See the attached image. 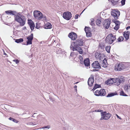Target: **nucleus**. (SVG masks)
Returning <instances> with one entry per match:
<instances>
[{
    "mask_svg": "<svg viewBox=\"0 0 130 130\" xmlns=\"http://www.w3.org/2000/svg\"><path fill=\"white\" fill-rule=\"evenodd\" d=\"M83 40L82 39H77L75 42H72L70 46L71 50L73 51H77L80 54H82L83 53L82 48L79 46H82L84 45Z\"/></svg>",
    "mask_w": 130,
    "mask_h": 130,
    "instance_id": "f257e3e1",
    "label": "nucleus"
},
{
    "mask_svg": "<svg viewBox=\"0 0 130 130\" xmlns=\"http://www.w3.org/2000/svg\"><path fill=\"white\" fill-rule=\"evenodd\" d=\"M116 35H113L112 34H109L106 37L105 41L109 44H111L116 39Z\"/></svg>",
    "mask_w": 130,
    "mask_h": 130,
    "instance_id": "f03ea898",
    "label": "nucleus"
},
{
    "mask_svg": "<svg viewBox=\"0 0 130 130\" xmlns=\"http://www.w3.org/2000/svg\"><path fill=\"white\" fill-rule=\"evenodd\" d=\"M101 116L100 119L101 120H108L111 117V115L109 113H107V112L106 111L101 112Z\"/></svg>",
    "mask_w": 130,
    "mask_h": 130,
    "instance_id": "7ed1b4c3",
    "label": "nucleus"
},
{
    "mask_svg": "<svg viewBox=\"0 0 130 130\" xmlns=\"http://www.w3.org/2000/svg\"><path fill=\"white\" fill-rule=\"evenodd\" d=\"M19 17L18 19H14V20L20 23V25L21 26H22L24 25L26 20L25 17Z\"/></svg>",
    "mask_w": 130,
    "mask_h": 130,
    "instance_id": "20e7f679",
    "label": "nucleus"
},
{
    "mask_svg": "<svg viewBox=\"0 0 130 130\" xmlns=\"http://www.w3.org/2000/svg\"><path fill=\"white\" fill-rule=\"evenodd\" d=\"M111 14L115 20H117L118 19V17L120 15V12L118 9H115L113 10V11L111 12Z\"/></svg>",
    "mask_w": 130,
    "mask_h": 130,
    "instance_id": "39448f33",
    "label": "nucleus"
},
{
    "mask_svg": "<svg viewBox=\"0 0 130 130\" xmlns=\"http://www.w3.org/2000/svg\"><path fill=\"white\" fill-rule=\"evenodd\" d=\"M72 17L71 13L69 11L64 12L63 14V17L64 19L67 20H69Z\"/></svg>",
    "mask_w": 130,
    "mask_h": 130,
    "instance_id": "423d86ee",
    "label": "nucleus"
},
{
    "mask_svg": "<svg viewBox=\"0 0 130 130\" xmlns=\"http://www.w3.org/2000/svg\"><path fill=\"white\" fill-rule=\"evenodd\" d=\"M34 16L36 18H38L39 20L43 18V15L39 11L36 10L34 12Z\"/></svg>",
    "mask_w": 130,
    "mask_h": 130,
    "instance_id": "0eeeda50",
    "label": "nucleus"
},
{
    "mask_svg": "<svg viewBox=\"0 0 130 130\" xmlns=\"http://www.w3.org/2000/svg\"><path fill=\"white\" fill-rule=\"evenodd\" d=\"M111 19H105L103 23V26L105 28L108 29L110 26Z\"/></svg>",
    "mask_w": 130,
    "mask_h": 130,
    "instance_id": "6e6552de",
    "label": "nucleus"
},
{
    "mask_svg": "<svg viewBox=\"0 0 130 130\" xmlns=\"http://www.w3.org/2000/svg\"><path fill=\"white\" fill-rule=\"evenodd\" d=\"M125 66L122 63L119 64H116L115 65V70L116 71H120L125 69Z\"/></svg>",
    "mask_w": 130,
    "mask_h": 130,
    "instance_id": "1a4fd4ad",
    "label": "nucleus"
},
{
    "mask_svg": "<svg viewBox=\"0 0 130 130\" xmlns=\"http://www.w3.org/2000/svg\"><path fill=\"white\" fill-rule=\"evenodd\" d=\"M68 37L71 40H74L77 38V35L75 32H71L69 34Z\"/></svg>",
    "mask_w": 130,
    "mask_h": 130,
    "instance_id": "9d476101",
    "label": "nucleus"
},
{
    "mask_svg": "<svg viewBox=\"0 0 130 130\" xmlns=\"http://www.w3.org/2000/svg\"><path fill=\"white\" fill-rule=\"evenodd\" d=\"M94 81V76L93 75H91V77L89 78L88 81V84L89 86L90 87L92 86Z\"/></svg>",
    "mask_w": 130,
    "mask_h": 130,
    "instance_id": "9b49d317",
    "label": "nucleus"
},
{
    "mask_svg": "<svg viewBox=\"0 0 130 130\" xmlns=\"http://www.w3.org/2000/svg\"><path fill=\"white\" fill-rule=\"evenodd\" d=\"M90 28L89 27L85 26V30L86 34V35L87 37H90L92 36L91 31H90Z\"/></svg>",
    "mask_w": 130,
    "mask_h": 130,
    "instance_id": "f8f14e48",
    "label": "nucleus"
},
{
    "mask_svg": "<svg viewBox=\"0 0 130 130\" xmlns=\"http://www.w3.org/2000/svg\"><path fill=\"white\" fill-rule=\"evenodd\" d=\"M92 65V67L95 69H100L101 68L99 62L97 61H95L93 62Z\"/></svg>",
    "mask_w": 130,
    "mask_h": 130,
    "instance_id": "ddd939ff",
    "label": "nucleus"
},
{
    "mask_svg": "<svg viewBox=\"0 0 130 130\" xmlns=\"http://www.w3.org/2000/svg\"><path fill=\"white\" fill-rule=\"evenodd\" d=\"M83 62L86 67H88L90 66V60L89 58H86L85 59Z\"/></svg>",
    "mask_w": 130,
    "mask_h": 130,
    "instance_id": "4468645a",
    "label": "nucleus"
},
{
    "mask_svg": "<svg viewBox=\"0 0 130 130\" xmlns=\"http://www.w3.org/2000/svg\"><path fill=\"white\" fill-rule=\"evenodd\" d=\"M130 32L128 31H125L123 32V35L125 39V41L127 40L129 37Z\"/></svg>",
    "mask_w": 130,
    "mask_h": 130,
    "instance_id": "2eb2a0df",
    "label": "nucleus"
},
{
    "mask_svg": "<svg viewBox=\"0 0 130 130\" xmlns=\"http://www.w3.org/2000/svg\"><path fill=\"white\" fill-rule=\"evenodd\" d=\"M5 13L7 14L12 15H14L15 13H16V11L11 10L6 11H5Z\"/></svg>",
    "mask_w": 130,
    "mask_h": 130,
    "instance_id": "dca6fc26",
    "label": "nucleus"
},
{
    "mask_svg": "<svg viewBox=\"0 0 130 130\" xmlns=\"http://www.w3.org/2000/svg\"><path fill=\"white\" fill-rule=\"evenodd\" d=\"M45 100L49 101L50 100L51 101L53 102L55 101L54 99L50 95H48V94H46L45 95Z\"/></svg>",
    "mask_w": 130,
    "mask_h": 130,
    "instance_id": "f3484780",
    "label": "nucleus"
},
{
    "mask_svg": "<svg viewBox=\"0 0 130 130\" xmlns=\"http://www.w3.org/2000/svg\"><path fill=\"white\" fill-rule=\"evenodd\" d=\"M27 23L29 25L30 27H35V24L31 20L28 19Z\"/></svg>",
    "mask_w": 130,
    "mask_h": 130,
    "instance_id": "a211bd4d",
    "label": "nucleus"
},
{
    "mask_svg": "<svg viewBox=\"0 0 130 130\" xmlns=\"http://www.w3.org/2000/svg\"><path fill=\"white\" fill-rule=\"evenodd\" d=\"M16 13L14 15V19H18L19 18V17H24V16L23 15H21V12H19L18 13L16 11Z\"/></svg>",
    "mask_w": 130,
    "mask_h": 130,
    "instance_id": "6ab92c4d",
    "label": "nucleus"
},
{
    "mask_svg": "<svg viewBox=\"0 0 130 130\" xmlns=\"http://www.w3.org/2000/svg\"><path fill=\"white\" fill-rule=\"evenodd\" d=\"M110 1L112 4L114 6L119 5L120 3L119 2V0H110Z\"/></svg>",
    "mask_w": 130,
    "mask_h": 130,
    "instance_id": "aec40b11",
    "label": "nucleus"
},
{
    "mask_svg": "<svg viewBox=\"0 0 130 130\" xmlns=\"http://www.w3.org/2000/svg\"><path fill=\"white\" fill-rule=\"evenodd\" d=\"M118 94L116 92H114L109 93L106 96L107 97H110L115 95H118Z\"/></svg>",
    "mask_w": 130,
    "mask_h": 130,
    "instance_id": "412c9836",
    "label": "nucleus"
},
{
    "mask_svg": "<svg viewBox=\"0 0 130 130\" xmlns=\"http://www.w3.org/2000/svg\"><path fill=\"white\" fill-rule=\"evenodd\" d=\"M100 94L99 95L100 96H104L106 94V93L105 89H101L100 90Z\"/></svg>",
    "mask_w": 130,
    "mask_h": 130,
    "instance_id": "4be33fe9",
    "label": "nucleus"
},
{
    "mask_svg": "<svg viewBox=\"0 0 130 130\" xmlns=\"http://www.w3.org/2000/svg\"><path fill=\"white\" fill-rule=\"evenodd\" d=\"M52 27V25L49 23L45 24L44 26V28L45 29H51Z\"/></svg>",
    "mask_w": 130,
    "mask_h": 130,
    "instance_id": "5701e85b",
    "label": "nucleus"
},
{
    "mask_svg": "<svg viewBox=\"0 0 130 130\" xmlns=\"http://www.w3.org/2000/svg\"><path fill=\"white\" fill-rule=\"evenodd\" d=\"M101 87L100 85H99L96 83L95 84L93 88L91 90L94 92V91L96 89Z\"/></svg>",
    "mask_w": 130,
    "mask_h": 130,
    "instance_id": "b1692460",
    "label": "nucleus"
},
{
    "mask_svg": "<svg viewBox=\"0 0 130 130\" xmlns=\"http://www.w3.org/2000/svg\"><path fill=\"white\" fill-rule=\"evenodd\" d=\"M15 41L17 43H21L23 41V38H20L19 39H14Z\"/></svg>",
    "mask_w": 130,
    "mask_h": 130,
    "instance_id": "393cba45",
    "label": "nucleus"
},
{
    "mask_svg": "<svg viewBox=\"0 0 130 130\" xmlns=\"http://www.w3.org/2000/svg\"><path fill=\"white\" fill-rule=\"evenodd\" d=\"M113 80L114 81V83H119V84H120L122 80L118 78H113Z\"/></svg>",
    "mask_w": 130,
    "mask_h": 130,
    "instance_id": "a878e982",
    "label": "nucleus"
},
{
    "mask_svg": "<svg viewBox=\"0 0 130 130\" xmlns=\"http://www.w3.org/2000/svg\"><path fill=\"white\" fill-rule=\"evenodd\" d=\"M96 23L97 25L100 26H101V21L100 19H98L96 21Z\"/></svg>",
    "mask_w": 130,
    "mask_h": 130,
    "instance_id": "bb28decb",
    "label": "nucleus"
},
{
    "mask_svg": "<svg viewBox=\"0 0 130 130\" xmlns=\"http://www.w3.org/2000/svg\"><path fill=\"white\" fill-rule=\"evenodd\" d=\"M26 39H27L32 40L33 39V34H31L30 35L26 37Z\"/></svg>",
    "mask_w": 130,
    "mask_h": 130,
    "instance_id": "cd10ccee",
    "label": "nucleus"
},
{
    "mask_svg": "<svg viewBox=\"0 0 130 130\" xmlns=\"http://www.w3.org/2000/svg\"><path fill=\"white\" fill-rule=\"evenodd\" d=\"M120 95L123 96H127L128 95L126 94L123 90L121 91L120 92Z\"/></svg>",
    "mask_w": 130,
    "mask_h": 130,
    "instance_id": "c85d7f7f",
    "label": "nucleus"
},
{
    "mask_svg": "<svg viewBox=\"0 0 130 130\" xmlns=\"http://www.w3.org/2000/svg\"><path fill=\"white\" fill-rule=\"evenodd\" d=\"M9 120H10L12 121L13 122L15 123H17L19 122V121L15 119H14L11 117H10L9 118Z\"/></svg>",
    "mask_w": 130,
    "mask_h": 130,
    "instance_id": "c756f323",
    "label": "nucleus"
},
{
    "mask_svg": "<svg viewBox=\"0 0 130 130\" xmlns=\"http://www.w3.org/2000/svg\"><path fill=\"white\" fill-rule=\"evenodd\" d=\"M124 88L125 90L127 91L129 88H130V86L128 85V84H126L124 85Z\"/></svg>",
    "mask_w": 130,
    "mask_h": 130,
    "instance_id": "7c9ffc66",
    "label": "nucleus"
},
{
    "mask_svg": "<svg viewBox=\"0 0 130 130\" xmlns=\"http://www.w3.org/2000/svg\"><path fill=\"white\" fill-rule=\"evenodd\" d=\"M111 46H107L105 47L106 51L108 53H109L110 51Z\"/></svg>",
    "mask_w": 130,
    "mask_h": 130,
    "instance_id": "2f4dec72",
    "label": "nucleus"
},
{
    "mask_svg": "<svg viewBox=\"0 0 130 130\" xmlns=\"http://www.w3.org/2000/svg\"><path fill=\"white\" fill-rule=\"evenodd\" d=\"M100 91L98 90H97L95 91L93 93H94V95L96 96H100V95H98L100 94Z\"/></svg>",
    "mask_w": 130,
    "mask_h": 130,
    "instance_id": "473e14b6",
    "label": "nucleus"
},
{
    "mask_svg": "<svg viewBox=\"0 0 130 130\" xmlns=\"http://www.w3.org/2000/svg\"><path fill=\"white\" fill-rule=\"evenodd\" d=\"M32 40L27 39V41H26V44H23L26 45H28L30 44H32Z\"/></svg>",
    "mask_w": 130,
    "mask_h": 130,
    "instance_id": "72a5a7b5",
    "label": "nucleus"
},
{
    "mask_svg": "<svg viewBox=\"0 0 130 130\" xmlns=\"http://www.w3.org/2000/svg\"><path fill=\"white\" fill-rule=\"evenodd\" d=\"M124 39L122 36H120L118 39V42H119L123 41Z\"/></svg>",
    "mask_w": 130,
    "mask_h": 130,
    "instance_id": "f704fd0d",
    "label": "nucleus"
},
{
    "mask_svg": "<svg viewBox=\"0 0 130 130\" xmlns=\"http://www.w3.org/2000/svg\"><path fill=\"white\" fill-rule=\"evenodd\" d=\"M109 84H112L113 83H114L113 78H111L109 79Z\"/></svg>",
    "mask_w": 130,
    "mask_h": 130,
    "instance_id": "c9c22d12",
    "label": "nucleus"
},
{
    "mask_svg": "<svg viewBox=\"0 0 130 130\" xmlns=\"http://www.w3.org/2000/svg\"><path fill=\"white\" fill-rule=\"evenodd\" d=\"M115 23L116 24V26H119L120 23L119 21L117 20V22Z\"/></svg>",
    "mask_w": 130,
    "mask_h": 130,
    "instance_id": "e433bc0d",
    "label": "nucleus"
},
{
    "mask_svg": "<svg viewBox=\"0 0 130 130\" xmlns=\"http://www.w3.org/2000/svg\"><path fill=\"white\" fill-rule=\"evenodd\" d=\"M126 0H122L120 2L121 3L122 6H123L125 4V2Z\"/></svg>",
    "mask_w": 130,
    "mask_h": 130,
    "instance_id": "4c0bfd02",
    "label": "nucleus"
},
{
    "mask_svg": "<svg viewBox=\"0 0 130 130\" xmlns=\"http://www.w3.org/2000/svg\"><path fill=\"white\" fill-rule=\"evenodd\" d=\"M100 53H98V52H96L95 53V56L96 57H99L100 55Z\"/></svg>",
    "mask_w": 130,
    "mask_h": 130,
    "instance_id": "58836bf2",
    "label": "nucleus"
},
{
    "mask_svg": "<svg viewBox=\"0 0 130 130\" xmlns=\"http://www.w3.org/2000/svg\"><path fill=\"white\" fill-rule=\"evenodd\" d=\"M50 127V126L49 125L45 126L42 127V128H48L49 129Z\"/></svg>",
    "mask_w": 130,
    "mask_h": 130,
    "instance_id": "ea45409f",
    "label": "nucleus"
},
{
    "mask_svg": "<svg viewBox=\"0 0 130 130\" xmlns=\"http://www.w3.org/2000/svg\"><path fill=\"white\" fill-rule=\"evenodd\" d=\"M99 46H100L101 49H103L105 48V45L104 44H99Z\"/></svg>",
    "mask_w": 130,
    "mask_h": 130,
    "instance_id": "a19ab883",
    "label": "nucleus"
},
{
    "mask_svg": "<svg viewBox=\"0 0 130 130\" xmlns=\"http://www.w3.org/2000/svg\"><path fill=\"white\" fill-rule=\"evenodd\" d=\"M40 26H38V22H37L36 23V27L35 28L37 29H39L40 28Z\"/></svg>",
    "mask_w": 130,
    "mask_h": 130,
    "instance_id": "79ce46f5",
    "label": "nucleus"
},
{
    "mask_svg": "<svg viewBox=\"0 0 130 130\" xmlns=\"http://www.w3.org/2000/svg\"><path fill=\"white\" fill-rule=\"evenodd\" d=\"M13 61L14 62H15L16 64H18L19 62V61L18 59H15L13 60Z\"/></svg>",
    "mask_w": 130,
    "mask_h": 130,
    "instance_id": "37998d69",
    "label": "nucleus"
},
{
    "mask_svg": "<svg viewBox=\"0 0 130 130\" xmlns=\"http://www.w3.org/2000/svg\"><path fill=\"white\" fill-rule=\"evenodd\" d=\"M62 52V51H61V49L60 48H59V49L58 50V52L57 51V53L58 54H59V53H61Z\"/></svg>",
    "mask_w": 130,
    "mask_h": 130,
    "instance_id": "c03bdc74",
    "label": "nucleus"
},
{
    "mask_svg": "<svg viewBox=\"0 0 130 130\" xmlns=\"http://www.w3.org/2000/svg\"><path fill=\"white\" fill-rule=\"evenodd\" d=\"M119 26H115L114 28V29L116 30H118L119 28Z\"/></svg>",
    "mask_w": 130,
    "mask_h": 130,
    "instance_id": "a18cd8bd",
    "label": "nucleus"
},
{
    "mask_svg": "<svg viewBox=\"0 0 130 130\" xmlns=\"http://www.w3.org/2000/svg\"><path fill=\"white\" fill-rule=\"evenodd\" d=\"M95 112H103V110L100 109H98V110H95L94 111Z\"/></svg>",
    "mask_w": 130,
    "mask_h": 130,
    "instance_id": "49530a36",
    "label": "nucleus"
},
{
    "mask_svg": "<svg viewBox=\"0 0 130 130\" xmlns=\"http://www.w3.org/2000/svg\"><path fill=\"white\" fill-rule=\"evenodd\" d=\"M94 20L93 19H92L91 21V25L92 26H93L94 25H95L94 23Z\"/></svg>",
    "mask_w": 130,
    "mask_h": 130,
    "instance_id": "de8ad7c7",
    "label": "nucleus"
},
{
    "mask_svg": "<svg viewBox=\"0 0 130 130\" xmlns=\"http://www.w3.org/2000/svg\"><path fill=\"white\" fill-rule=\"evenodd\" d=\"M103 66H102L104 68H105L107 67L105 63H103Z\"/></svg>",
    "mask_w": 130,
    "mask_h": 130,
    "instance_id": "09e8293b",
    "label": "nucleus"
},
{
    "mask_svg": "<svg viewBox=\"0 0 130 130\" xmlns=\"http://www.w3.org/2000/svg\"><path fill=\"white\" fill-rule=\"evenodd\" d=\"M109 80L108 79L105 82V83L106 84L108 85L109 84Z\"/></svg>",
    "mask_w": 130,
    "mask_h": 130,
    "instance_id": "8fccbe9b",
    "label": "nucleus"
},
{
    "mask_svg": "<svg viewBox=\"0 0 130 130\" xmlns=\"http://www.w3.org/2000/svg\"><path fill=\"white\" fill-rule=\"evenodd\" d=\"M78 16L79 15L78 14H76L75 17V19H77L78 18Z\"/></svg>",
    "mask_w": 130,
    "mask_h": 130,
    "instance_id": "3c124183",
    "label": "nucleus"
},
{
    "mask_svg": "<svg viewBox=\"0 0 130 130\" xmlns=\"http://www.w3.org/2000/svg\"><path fill=\"white\" fill-rule=\"evenodd\" d=\"M79 58L80 59V60H83V57L81 55H79Z\"/></svg>",
    "mask_w": 130,
    "mask_h": 130,
    "instance_id": "603ef678",
    "label": "nucleus"
},
{
    "mask_svg": "<svg viewBox=\"0 0 130 130\" xmlns=\"http://www.w3.org/2000/svg\"><path fill=\"white\" fill-rule=\"evenodd\" d=\"M105 62H107V60L106 58H104L103 61V63H105Z\"/></svg>",
    "mask_w": 130,
    "mask_h": 130,
    "instance_id": "864d4df0",
    "label": "nucleus"
},
{
    "mask_svg": "<svg viewBox=\"0 0 130 130\" xmlns=\"http://www.w3.org/2000/svg\"><path fill=\"white\" fill-rule=\"evenodd\" d=\"M56 43V42H55V40H54L52 41L51 45H52V44H54V43Z\"/></svg>",
    "mask_w": 130,
    "mask_h": 130,
    "instance_id": "5fc2aeb1",
    "label": "nucleus"
},
{
    "mask_svg": "<svg viewBox=\"0 0 130 130\" xmlns=\"http://www.w3.org/2000/svg\"><path fill=\"white\" fill-rule=\"evenodd\" d=\"M29 124L30 125H35L36 124H34V123L32 122H30L29 123Z\"/></svg>",
    "mask_w": 130,
    "mask_h": 130,
    "instance_id": "6e6d98bb",
    "label": "nucleus"
},
{
    "mask_svg": "<svg viewBox=\"0 0 130 130\" xmlns=\"http://www.w3.org/2000/svg\"><path fill=\"white\" fill-rule=\"evenodd\" d=\"M74 52H73L71 53L70 54V56L71 57H73V56L74 54Z\"/></svg>",
    "mask_w": 130,
    "mask_h": 130,
    "instance_id": "4d7b16f0",
    "label": "nucleus"
},
{
    "mask_svg": "<svg viewBox=\"0 0 130 130\" xmlns=\"http://www.w3.org/2000/svg\"><path fill=\"white\" fill-rule=\"evenodd\" d=\"M80 63L81 64H84V61H83V60H80Z\"/></svg>",
    "mask_w": 130,
    "mask_h": 130,
    "instance_id": "13d9d810",
    "label": "nucleus"
},
{
    "mask_svg": "<svg viewBox=\"0 0 130 130\" xmlns=\"http://www.w3.org/2000/svg\"><path fill=\"white\" fill-rule=\"evenodd\" d=\"M115 20H116L115 19H113L112 20V22H113L115 23L116 22H117V21H116Z\"/></svg>",
    "mask_w": 130,
    "mask_h": 130,
    "instance_id": "bf43d9fd",
    "label": "nucleus"
},
{
    "mask_svg": "<svg viewBox=\"0 0 130 130\" xmlns=\"http://www.w3.org/2000/svg\"><path fill=\"white\" fill-rule=\"evenodd\" d=\"M77 87V86L76 85L74 86V89H75V90H76V91H77V89H76Z\"/></svg>",
    "mask_w": 130,
    "mask_h": 130,
    "instance_id": "052dcab7",
    "label": "nucleus"
},
{
    "mask_svg": "<svg viewBox=\"0 0 130 130\" xmlns=\"http://www.w3.org/2000/svg\"><path fill=\"white\" fill-rule=\"evenodd\" d=\"M99 70H97V69H93L92 70V71H94V72H95V71H99Z\"/></svg>",
    "mask_w": 130,
    "mask_h": 130,
    "instance_id": "680f3d73",
    "label": "nucleus"
},
{
    "mask_svg": "<svg viewBox=\"0 0 130 130\" xmlns=\"http://www.w3.org/2000/svg\"><path fill=\"white\" fill-rule=\"evenodd\" d=\"M43 18L44 20H45L46 19V17L45 15H44L43 16Z\"/></svg>",
    "mask_w": 130,
    "mask_h": 130,
    "instance_id": "e2e57ef3",
    "label": "nucleus"
},
{
    "mask_svg": "<svg viewBox=\"0 0 130 130\" xmlns=\"http://www.w3.org/2000/svg\"><path fill=\"white\" fill-rule=\"evenodd\" d=\"M116 115L118 118H119V119H121V118L119 116H118L116 114Z\"/></svg>",
    "mask_w": 130,
    "mask_h": 130,
    "instance_id": "0e129e2a",
    "label": "nucleus"
},
{
    "mask_svg": "<svg viewBox=\"0 0 130 130\" xmlns=\"http://www.w3.org/2000/svg\"><path fill=\"white\" fill-rule=\"evenodd\" d=\"M129 28H130V26H128L126 28V29L127 30H128Z\"/></svg>",
    "mask_w": 130,
    "mask_h": 130,
    "instance_id": "69168bd1",
    "label": "nucleus"
},
{
    "mask_svg": "<svg viewBox=\"0 0 130 130\" xmlns=\"http://www.w3.org/2000/svg\"><path fill=\"white\" fill-rule=\"evenodd\" d=\"M34 27H30V28L31 30V31H32L33 30H34Z\"/></svg>",
    "mask_w": 130,
    "mask_h": 130,
    "instance_id": "338daca9",
    "label": "nucleus"
},
{
    "mask_svg": "<svg viewBox=\"0 0 130 130\" xmlns=\"http://www.w3.org/2000/svg\"><path fill=\"white\" fill-rule=\"evenodd\" d=\"M3 51L4 52V54L6 55H7L6 54L5 52V51L3 50Z\"/></svg>",
    "mask_w": 130,
    "mask_h": 130,
    "instance_id": "774afa93",
    "label": "nucleus"
}]
</instances>
